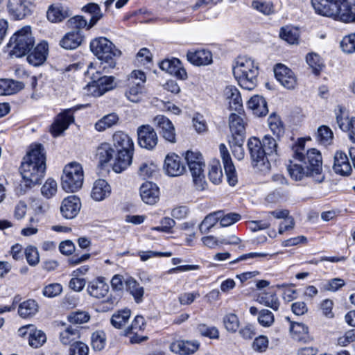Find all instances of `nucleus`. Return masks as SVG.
I'll use <instances>...</instances> for the list:
<instances>
[{
	"mask_svg": "<svg viewBox=\"0 0 355 355\" xmlns=\"http://www.w3.org/2000/svg\"><path fill=\"white\" fill-rule=\"evenodd\" d=\"M128 90L125 96L129 101L137 103L141 100L144 84L146 82L145 73L139 70L133 71L128 78Z\"/></svg>",
	"mask_w": 355,
	"mask_h": 355,
	"instance_id": "9b49d317",
	"label": "nucleus"
},
{
	"mask_svg": "<svg viewBox=\"0 0 355 355\" xmlns=\"http://www.w3.org/2000/svg\"><path fill=\"white\" fill-rule=\"evenodd\" d=\"M106 336L103 331H96L92 334L91 345L94 350L101 351L105 345Z\"/></svg>",
	"mask_w": 355,
	"mask_h": 355,
	"instance_id": "8fccbe9b",
	"label": "nucleus"
},
{
	"mask_svg": "<svg viewBox=\"0 0 355 355\" xmlns=\"http://www.w3.org/2000/svg\"><path fill=\"white\" fill-rule=\"evenodd\" d=\"M273 313L268 309H262L259 312L258 321L263 327H270L274 322Z\"/></svg>",
	"mask_w": 355,
	"mask_h": 355,
	"instance_id": "680f3d73",
	"label": "nucleus"
},
{
	"mask_svg": "<svg viewBox=\"0 0 355 355\" xmlns=\"http://www.w3.org/2000/svg\"><path fill=\"white\" fill-rule=\"evenodd\" d=\"M159 67L162 70L171 75H173L180 80L187 78V73L185 69L181 66L180 61L177 58L162 61L159 64Z\"/></svg>",
	"mask_w": 355,
	"mask_h": 355,
	"instance_id": "5701e85b",
	"label": "nucleus"
},
{
	"mask_svg": "<svg viewBox=\"0 0 355 355\" xmlns=\"http://www.w3.org/2000/svg\"><path fill=\"white\" fill-rule=\"evenodd\" d=\"M89 348L83 342L76 341L69 348V355H88Z\"/></svg>",
	"mask_w": 355,
	"mask_h": 355,
	"instance_id": "69168bd1",
	"label": "nucleus"
},
{
	"mask_svg": "<svg viewBox=\"0 0 355 355\" xmlns=\"http://www.w3.org/2000/svg\"><path fill=\"white\" fill-rule=\"evenodd\" d=\"M119 121V116L115 113L109 114L98 120L95 124V128L99 132L105 130L116 124Z\"/></svg>",
	"mask_w": 355,
	"mask_h": 355,
	"instance_id": "37998d69",
	"label": "nucleus"
},
{
	"mask_svg": "<svg viewBox=\"0 0 355 355\" xmlns=\"http://www.w3.org/2000/svg\"><path fill=\"white\" fill-rule=\"evenodd\" d=\"M305 141L300 139L293 148V159L289 160L288 171L293 180H301L304 177H310L316 183L322 182L325 176L322 173V155L317 149L304 151Z\"/></svg>",
	"mask_w": 355,
	"mask_h": 355,
	"instance_id": "f257e3e1",
	"label": "nucleus"
},
{
	"mask_svg": "<svg viewBox=\"0 0 355 355\" xmlns=\"http://www.w3.org/2000/svg\"><path fill=\"white\" fill-rule=\"evenodd\" d=\"M315 12L344 23L355 21L354 0H311Z\"/></svg>",
	"mask_w": 355,
	"mask_h": 355,
	"instance_id": "20e7f679",
	"label": "nucleus"
},
{
	"mask_svg": "<svg viewBox=\"0 0 355 355\" xmlns=\"http://www.w3.org/2000/svg\"><path fill=\"white\" fill-rule=\"evenodd\" d=\"M248 148L252 165L260 171L268 170L270 161L276 160L277 143L270 135H265L261 141L259 138L250 137L248 141Z\"/></svg>",
	"mask_w": 355,
	"mask_h": 355,
	"instance_id": "7ed1b4c3",
	"label": "nucleus"
},
{
	"mask_svg": "<svg viewBox=\"0 0 355 355\" xmlns=\"http://www.w3.org/2000/svg\"><path fill=\"white\" fill-rule=\"evenodd\" d=\"M248 108L252 113L259 116H266L268 113V109L266 100L261 96H254L248 102Z\"/></svg>",
	"mask_w": 355,
	"mask_h": 355,
	"instance_id": "473e14b6",
	"label": "nucleus"
},
{
	"mask_svg": "<svg viewBox=\"0 0 355 355\" xmlns=\"http://www.w3.org/2000/svg\"><path fill=\"white\" fill-rule=\"evenodd\" d=\"M46 340L45 334L40 330H31L29 332L28 343L34 347L38 348L42 346Z\"/></svg>",
	"mask_w": 355,
	"mask_h": 355,
	"instance_id": "de8ad7c7",
	"label": "nucleus"
},
{
	"mask_svg": "<svg viewBox=\"0 0 355 355\" xmlns=\"http://www.w3.org/2000/svg\"><path fill=\"white\" fill-rule=\"evenodd\" d=\"M154 123L159 130V134L167 141L176 142L175 128L172 122L164 115H158L154 118Z\"/></svg>",
	"mask_w": 355,
	"mask_h": 355,
	"instance_id": "2eb2a0df",
	"label": "nucleus"
},
{
	"mask_svg": "<svg viewBox=\"0 0 355 355\" xmlns=\"http://www.w3.org/2000/svg\"><path fill=\"white\" fill-rule=\"evenodd\" d=\"M27 262L30 266H35L40 261L39 252L37 248L29 245L24 250Z\"/></svg>",
	"mask_w": 355,
	"mask_h": 355,
	"instance_id": "13d9d810",
	"label": "nucleus"
},
{
	"mask_svg": "<svg viewBox=\"0 0 355 355\" xmlns=\"http://www.w3.org/2000/svg\"><path fill=\"white\" fill-rule=\"evenodd\" d=\"M307 64L313 70V73L318 75L322 69V63L320 56L316 53H309L306 57Z\"/></svg>",
	"mask_w": 355,
	"mask_h": 355,
	"instance_id": "864d4df0",
	"label": "nucleus"
},
{
	"mask_svg": "<svg viewBox=\"0 0 355 355\" xmlns=\"http://www.w3.org/2000/svg\"><path fill=\"white\" fill-rule=\"evenodd\" d=\"M146 325L145 319L141 315H137L131 325L124 330V335L128 336L134 333L135 330H142Z\"/></svg>",
	"mask_w": 355,
	"mask_h": 355,
	"instance_id": "052dcab7",
	"label": "nucleus"
},
{
	"mask_svg": "<svg viewBox=\"0 0 355 355\" xmlns=\"http://www.w3.org/2000/svg\"><path fill=\"white\" fill-rule=\"evenodd\" d=\"M257 301L259 304L270 307L275 311L279 309L280 305L279 300L274 292H261L259 293Z\"/></svg>",
	"mask_w": 355,
	"mask_h": 355,
	"instance_id": "4c0bfd02",
	"label": "nucleus"
},
{
	"mask_svg": "<svg viewBox=\"0 0 355 355\" xmlns=\"http://www.w3.org/2000/svg\"><path fill=\"white\" fill-rule=\"evenodd\" d=\"M197 329L202 336L208 337L211 339H217L219 338V331L215 327H209L205 324H200Z\"/></svg>",
	"mask_w": 355,
	"mask_h": 355,
	"instance_id": "4d7b16f0",
	"label": "nucleus"
},
{
	"mask_svg": "<svg viewBox=\"0 0 355 355\" xmlns=\"http://www.w3.org/2000/svg\"><path fill=\"white\" fill-rule=\"evenodd\" d=\"M38 311V305L34 300H28L21 303L18 308L19 315L24 318L34 315Z\"/></svg>",
	"mask_w": 355,
	"mask_h": 355,
	"instance_id": "79ce46f5",
	"label": "nucleus"
},
{
	"mask_svg": "<svg viewBox=\"0 0 355 355\" xmlns=\"http://www.w3.org/2000/svg\"><path fill=\"white\" fill-rule=\"evenodd\" d=\"M138 144L140 147L153 150L157 144L158 137L154 128L149 125H142L137 129Z\"/></svg>",
	"mask_w": 355,
	"mask_h": 355,
	"instance_id": "f8f14e48",
	"label": "nucleus"
},
{
	"mask_svg": "<svg viewBox=\"0 0 355 355\" xmlns=\"http://www.w3.org/2000/svg\"><path fill=\"white\" fill-rule=\"evenodd\" d=\"M229 125L232 132V139H237V142H242L245 138V128L243 118L237 114L232 113L229 117Z\"/></svg>",
	"mask_w": 355,
	"mask_h": 355,
	"instance_id": "b1692460",
	"label": "nucleus"
},
{
	"mask_svg": "<svg viewBox=\"0 0 355 355\" xmlns=\"http://www.w3.org/2000/svg\"><path fill=\"white\" fill-rule=\"evenodd\" d=\"M35 40L32 35L31 28L25 26L17 31L10 39L8 44L12 48L10 54L16 57H22L33 49Z\"/></svg>",
	"mask_w": 355,
	"mask_h": 355,
	"instance_id": "1a4fd4ad",
	"label": "nucleus"
},
{
	"mask_svg": "<svg viewBox=\"0 0 355 355\" xmlns=\"http://www.w3.org/2000/svg\"><path fill=\"white\" fill-rule=\"evenodd\" d=\"M209 180L215 184H217L221 182L223 173L220 164L218 161L213 162V163L210 165L209 170Z\"/></svg>",
	"mask_w": 355,
	"mask_h": 355,
	"instance_id": "603ef678",
	"label": "nucleus"
},
{
	"mask_svg": "<svg viewBox=\"0 0 355 355\" xmlns=\"http://www.w3.org/2000/svg\"><path fill=\"white\" fill-rule=\"evenodd\" d=\"M223 324L227 331L236 332L239 327L238 317L234 313H229L223 318Z\"/></svg>",
	"mask_w": 355,
	"mask_h": 355,
	"instance_id": "5fc2aeb1",
	"label": "nucleus"
},
{
	"mask_svg": "<svg viewBox=\"0 0 355 355\" xmlns=\"http://www.w3.org/2000/svg\"><path fill=\"white\" fill-rule=\"evenodd\" d=\"M224 96L231 110L239 112L242 110V99L236 87L232 85L227 86L224 90Z\"/></svg>",
	"mask_w": 355,
	"mask_h": 355,
	"instance_id": "cd10ccee",
	"label": "nucleus"
},
{
	"mask_svg": "<svg viewBox=\"0 0 355 355\" xmlns=\"http://www.w3.org/2000/svg\"><path fill=\"white\" fill-rule=\"evenodd\" d=\"M268 125L272 133L277 137L284 133V126L279 116L272 114L268 119Z\"/></svg>",
	"mask_w": 355,
	"mask_h": 355,
	"instance_id": "a18cd8bd",
	"label": "nucleus"
},
{
	"mask_svg": "<svg viewBox=\"0 0 355 355\" xmlns=\"http://www.w3.org/2000/svg\"><path fill=\"white\" fill-rule=\"evenodd\" d=\"M80 328L77 326L69 325L60 333V339L62 344L69 345L80 338Z\"/></svg>",
	"mask_w": 355,
	"mask_h": 355,
	"instance_id": "ea45409f",
	"label": "nucleus"
},
{
	"mask_svg": "<svg viewBox=\"0 0 355 355\" xmlns=\"http://www.w3.org/2000/svg\"><path fill=\"white\" fill-rule=\"evenodd\" d=\"M252 7L266 15H269L274 12L273 5L269 2L254 1L252 3Z\"/></svg>",
	"mask_w": 355,
	"mask_h": 355,
	"instance_id": "e2e57ef3",
	"label": "nucleus"
},
{
	"mask_svg": "<svg viewBox=\"0 0 355 355\" xmlns=\"http://www.w3.org/2000/svg\"><path fill=\"white\" fill-rule=\"evenodd\" d=\"M113 145L116 150V156L112 169L116 173H121L132 163L134 143L130 137L124 132H116L112 137Z\"/></svg>",
	"mask_w": 355,
	"mask_h": 355,
	"instance_id": "423d86ee",
	"label": "nucleus"
},
{
	"mask_svg": "<svg viewBox=\"0 0 355 355\" xmlns=\"http://www.w3.org/2000/svg\"><path fill=\"white\" fill-rule=\"evenodd\" d=\"M89 318L90 315L85 311L73 312L68 315L69 321L73 324H80L87 322Z\"/></svg>",
	"mask_w": 355,
	"mask_h": 355,
	"instance_id": "bf43d9fd",
	"label": "nucleus"
},
{
	"mask_svg": "<svg viewBox=\"0 0 355 355\" xmlns=\"http://www.w3.org/2000/svg\"><path fill=\"white\" fill-rule=\"evenodd\" d=\"M222 211H218L208 214L199 225L200 232L202 234H207L214 227L221 218Z\"/></svg>",
	"mask_w": 355,
	"mask_h": 355,
	"instance_id": "a19ab883",
	"label": "nucleus"
},
{
	"mask_svg": "<svg viewBox=\"0 0 355 355\" xmlns=\"http://www.w3.org/2000/svg\"><path fill=\"white\" fill-rule=\"evenodd\" d=\"M232 71L234 78L242 88L252 90L257 85L259 66L251 58L238 57Z\"/></svg>",
	"mask_w": 355,
	"mask_h": 355,
	"instance_id": "39448f33",
	"label": "nucleus"
},
{
	"mask_svg": "<svg viewBox=\"0 0 355 355\" xmlns=\"http://www.w3.org/2000/svg\"><path fill=\"white\" fill-rule=\"evenodd\" d=\"M276 79L288 89H293L297 85V78L295 73L282 64H277L274 68Z\"/></svg>",
	"mask_w": 355,
	"mask_h": 355,
	"instance_id": "4468645a",
	"label": "nucleus"
},
{
	"mask_svg": "<svg viewBox=\"0 0 355 355\" xmlns=\"http://www.w3.org/2000/svg\"><path fill=\"white\" fill-rule=\"evenodd\" d=\"M187 57L189 62L196 66L208 65L212 62L211 53L205 49L189 51Z\"/></svg>",
	"mask_w": 355,
	"mask_h": 355,
	"instance_id": "a878e982",
	"label": "nucleus"
},
{
	"mask_svg": "<svg viewBox=\"0 0 355 355\" xmlns=\"http://www.w3.org/2000/svg\"><path fill=\"white\" fill-rule=\"evenodd\" d=\"M83 169L78 162H71L66 165L61 177L62 188L67 192H76L83 184Z\"/></svg>",
	"mask_w": 355,
	"mask_h": 355,
	"instance_id": "9d476101",
	"label": "nucleus"
},
{
	"mask_svg": "<svg viewBox=\"0 0 355 355\" xmlns=\"http://www.w3.org/2000/svg\"><path fill=\"white\" fill-rule=\"evenodd\" d=\"M199 343L188 340H177L170 345L171 350L180 355H189L198 350Z\"/></svg>",
	"mask_w": 355,
	"mask_h": 355,
	"instance_id": "c756f323",
	"label": "nucleus"
},
{
	"mask_svg": "<svg viewBox=\"0 0 355 355\" xmlns=\"http://www.w3.org/2000/svg\"><path fill=\"white\" fill-rule=\"evenodd\" d=\"M140 196L145 203L155 205L159 198V188L155 183L146 182L140 187Z\"/></svg>",
	"mask_w": 355,
	"mask_h": 355,
	"instance_id": "393cba45",
	"label": "nucleus"
},
{
	"mask_svg": "<svg viewBox=\"0 0 355 355\" xmlns=\"http://www.w3.org/2000/svg\"><path fill=\"white\" fill-rule=\"evenodd\" d=\"M46 170L45 151L41 144L35 145L24 157L20 166L23 181L21 184L26 189L41 183Z\"/></svg>",
	"mask_w": 355,
	"mask_h": 355,
	"instance_id": "f03ea898",
	"label": "nucleus"
},
{
	"mask_svg": "<svg viewBox=\"0 0 355 355\" xmlns=\"http://www.w3.org/2000/svg\"><path fill=\"white\" fill-rule=\"evenodd\" d=\"M163 168L165 173L171 177L179 176L185 171L181 157L175 153H169L166 156Z\"/></svg>",
	"mask_w": 355,
	"mask_h": 355,
	"instance_id": "dca6fc26",
	"label": "nucleus"
},
{
	"mask_svg": "<svg viewBox=\"0 0 355 355\" xmlns=\"http://www.w3.org/2000/svg\"><path fill=\"white\" fill-rule=\"evenodd\" d=\"M70 15L69 8L62 4L52 6L47 11V18L51 22H60Z\"/></svg>",
	"mask_w": 355,
	"mask_h": 355,
	"instance_id": "72a5a7b5",
	"label": "nucleus"
},
{
	"mask_svg": "<svg viewBox=\"0 0 355 355\" xmlns=\"http://www.w3.org/2000/svg\"><path fill=\"white\" fill-rule=\"evenodd\" d=\"M57 191V183L55 180L49 179L41 189V192L47 198H51Z\"/></svg>",
	"mask_w": 355,
	"mask_h": 355,
	"instance_id": "338daca9",
	"label": "nucleus"
},
{
	"mask_svg": "<svg viewBox=\"0 0 355 355\" xmlns=\"http://www.w3.org/2000/svg\"><path fill=\"white\" fill-rule=\"evenodd\" d=\"M291 331L295 339L306 341L308 338V327L300 322L291 324Z\"/></svg>",
	"mask_w": 355,
	"mask_h": 355,
	"instance_id": "09e8293b",
	"label": "nucleus"
},
{
	"mask_svg": "<svg viewBox=\"0 0 355 355\" xmlns=\"http://www.w3.org/2000/svg\"><path fill=\"white\" fill-rule=\"evenodd\" d=\"M103 72L102 68H99L96 70V67L93 63H90L88 66L86 74L90 76L92 82L89 83L85 89L88 95H91L95 97L101 96L105 92L113 89L116 84L114 83V76H99Z\"/></svg>",
	"mask_w": 355,
	"mask_h": 355,
	"instance_id": "6e6552de",
	"label": "nucleus"
},
{
	"mask_svg": "<svg viewBox=\"0 0 355 355\" xmlns=\"http://www.w3.org/2000/svg\"><path fill=\"white\" fill-rule=\"evenodd\" d=\"M111 193L110 184L103 179H98L94 183L91 197L96 201H101L108 197Z\"/></svg>",
	"mask_w": 355,
	"mask_h": 355,
	"instance_id": "2f4dec72",
	"label": "nucleus"
},
{
	"mask_svg": "<svg viewBox=\"0 0 355 355\" xmlns=\"http://www.w3.org/2000/svg\"><path fill=\"white\" fill-rule=\"evenodd\" d=\"M157 171V167L153 163H144L139 168V173L144 178L153 176Z\"/></svg>",
	"mask_w": 355,
	"mask_h": 355,
	"instance_id": "774afa93",
	"label": "nucleus"
},
{
	"mask_svg": "<svg viewBox=\"0 0 355 355\" xmlns=\"http://www.w3.org/2000/svg\"><path fill=\"white\" fill-rule=\"evenodd\" d=\"M74 121L73 116L71 110H65L59 114L55 121L51 125V132L54 137L59 136L69 125Z\"/></svg>",
	"mask_w": 355,
	"mask_h": 355,
	"instance_id": "a211bd4d",
	"label": "nucleus"
},
{
	"mask_svg": "<svg viewBox=\"0 0 355 355\" xmlns=\"http://www.w3.org/2000/svg\"><path fill=\"white\" fill-rule=\"evenodd\" d=\"M191 175L193 177V183L198 190H205L207 187V182L204 175L205 162L202 159H199L195 162H191L188 165Z\"/></svg>",
	"mask_w": 355,
	"mask_h": 355,
	"instance_id": "6ab92c4d",
	"label": "nucleus"
},
{
	"mask_svg": "<svg viewBox=\"0 0 355 355\" xmlns=\"http://www.w3.org/2000/svg\"><path fill=\"white\" fill-rule=\"evenodd\" d=\"M34 8L31 0H8L9 13L15 19H22L30 15Z\"/></svg>",
	"mask_w": 355,
	"mask_h": 355,
	"instance_id": "ddd939ff",
	"label": "nucleus"
},
{
	"mask_svg": "<svg viewBox=\"0 0 355 355\" xmlns=\"http://www.w3.org/2000/svg\"><path fill=\"white\" fill-rule=\"evenodd\" d=\"M87 293L92 297L101 299L106 296L109 291V285L101 277L90 282L87 286Z\"/></svg>",
	"mask_w": 355,
	"mask_h": 355,
	"instance_id": "c85d7f7f",
	"label": "nucleus"
},
{
	"mask_svg": "<svg viewBox=\"0 0 355 355\" xmlns=\"http://www.w3.org/2000/svg\"><path fill=\"white\" fill-rule=\"evenodd\" d=\"M80 207V199L76 196H70L63 199L60 206V212L64 218L72 219L78 215Z\"/></svg>",
	"mask_w": 355,
	"mask_h": 355,
	"instance_id": "f3484780",
	"label": "nucleus"
},
{
	"mask_svg": "<svg viewBox=\"0 0 355 355\" xmlns=\"http://www.w3.org/2000/svg\"><path fill=\"white\" fill-rule=\"evenodd\" d=\"M48 51V44L46 42H40L28 54L26 60L30 64L39 67L46 60Z\"/></svg>",
	"mask_w": 355,
	"mask_h": 355,
	"instance_id": "4be33fe9",
	"label": "nucleus"
},
{
	"mask_svg": "<svg viewBox=\"0 0 355 355\" xmlns=\"http://www.w3.org/2000/svg\"><path fill=\"white\" fill-rule=\"evenodd\" d=\"M336 173L341 175H348L352 172V166L347 155L342 151H337L334 155L333 166Z\"/></svg>",
	"mask_w": 355,
	"mask_h": 355,
	"instance_id": "bb28decb",
	"label": "nucleus"
},
{
	"mask_svg": "<svg viewBox=\"0 0 355 355\" xmlns=\"http://www.w3.org/2000/svg\"><path fill=\"white\" fill-rule=\"evenodd\" d=\"M279 35L282 40L291 44L297 43L299 38L297 30L290 27L282 28Z\"/></svg>",
	"mask_w": 355,
	"mask_h": 355,
	"instance_id": "3c124183",
	"label": "nucleus"
},
{
	"mask_svg": "<svg viewBox=\"0 0 355 355\" xmlns=\"http://www.w3.org/2000/svg\"><path fill=\"white\" fill-rule=\"evenodd\" d=\"M219 148L227 181L230 185L234 186L238 181L234 165L226 146L220 144Z\"/></svg>",
	"mask_w": 355,
	"mask_h": 355,
	"instance_id": "412c9836",
	"label": "nucleus"
},
{
	"mask_svg": "<svg viewBox=\"0 0 355 355\" xmlns=\"http://www.w3.org/2000/svg\"><path fill=\"white\" fill-rule=\"evenodd\" d=\"M62 291V287L60 284L53 283L46 286L42 291L43 295L47 297H55Z\"/></svg>",
	"mask_w": 355,
	"mask_h": 355,
	"instance_id": "0e129e2a",
	"label": "nucleus"
},
{
	"mask_svg": "<svg viewBox=\"0 0 355 355\" xmlns=\"http://www.w3.org/2000/svg\"><path fill=\"white\" fill-rule=\"evenodd\" d=\"M24 87L22 82L15 81L9 79L0 80V96L10 95L16 93Z\"/></svg>",
	"mask_w": 355,
	"mask_h": 355,
	"instance_id": "58836bf2",
	"label": "nucleus"
},
{
	"mask_svg": "<svg viewBox=\"0 0 355 355\" xmlns=\"http://www.w3.org/2000/svg\"><path fill=\"white\" fill-rule=\"evenodd\" d=\"M126 290L134 297L136 303L143 302L144 288L132 277H128L125 280Z\"/></svg>",
	"mask_w": 355,
	"mask_h": 355,
	"instance_id": "e433bc0d",
	"label": "nucleus"
},
{
	"mask_svg": "<svg viewBox=\"0 0 355 355\" xmlns=\"http://www.w3.org/2000/svg\"><path fill=\"white\" fill-rule=\"evenodd\" d=\"M130 310L123 309L113 314L111 324L117 329H121L128 322L130 317Z\"/></svg>",
	"mask_w": 355,
	"mask_h": 355,
	"instance_id": "49530a36",
	"label": "nucleus"
},
{
	"mask_svg": "<svg viewBox=\"0 0 355 355\" xmlns=\"http://www.w3.org/2000/svg\"><path fill=\"white\" fill-rule=\"evenodd\" d=\"M342 50L347 53L355 52V33L349 34L343 38L340 42Z\"/></svg>",
	"mask_w": 355,
	"mask_h": 355,
	"instance_id": "6e6d98bb",
	"label": "nucleus"
},
{
	"mask_svg": "<svg viewBox=\"0 0 355 355\" xmlns=\"http://www.w3.org/2000/svg\"><path fill=\"white\" fill-rule=\"evenodd\" d=\"M83 40L80 31H72L66 33L60 41V45L64 49L72 50L78 48Z\"/></svg>",
	"mask_w": 355,
	"mask_h": 355,
	"instance_id": "7c9ffc66",
	"label": "nucleus"
},
{
	"mask_svg": "<svg viewBox=\"0 0 355 355\" xmlns=\"http://www.w3.org/2000/svg\"><path fill=\"white\" fill-rule=\"evenodd\" d=\"M339 128L348 133L349 140L355 144V117H343L341 114L336 116Z\"/></svg>",
	"mask_w": 355,
	"mask_h": 355,
	"instance_id": "c9c22d12",
	"label": "nucleus"
},
{
	"mask_svg": "<svg viewBox=\"0 0 355 355\" xmlns=\"http://www.w3.org/2000/svg\"><path fill=\"white\" fill-rule=\"evenodd\" d=\"M115 150L109 143H102L96 148V158L101 166H104L112 159Z\"/></svg>",
	"mask_w": 355,
	"mask_h": 355,
	"instance_id": "f704fd0d",
	"label": "nucleus"
},
{
	"mask_svg": "<svg viewBox=\"0 0 355 355\" xmlns=\"http://www.w3.org/2000/svg\"><path fill=\"white\" fill-rule=\"evenodd\" d=\"M83 10L92 15L88 28L94 26L103 17L99 6L94 3H88L83 7Z\"/></svg>",
	"mask_w": 355,
	"mask_h": 355,
	"instance_id": "c03bdc74",
	"label": "nucleus"
},
{
	"mask_svg": "<svg viewBox=\"0 0 355 355\" xmlns=\"http://www.w3.org/2000/svg\"><path fill=\"white\" fill-rule=\"evenodd\" d=\"M90 49L102 61L99 68H102L105 73L115 67V58L121 54L111 41L103 37L93 40L90 43Z\"/></svg>",
	"mask_w": 355,
	"mask_h": 355,
	"instance_id": "0eeeda50",
	"label": "nucleus"
},
{
	"mask_svg": "<svg viewBox=\"0 0 355 355\" xmlns=\"http://www.w3.org/2000/svg\"><path fill=\"white\" fill-rule=\"evenodd\" d=\"M191 175L193 177V183L198 190H205L207 187V182L204 175L205 162L202 159H199L195 162H191L188 165Z\"/></svg>",
	"mask_w": 355,
	"mask_h": 355,
	"instance_id": "aec40b11",
	"label": "nucleus"
}]
</instances>
